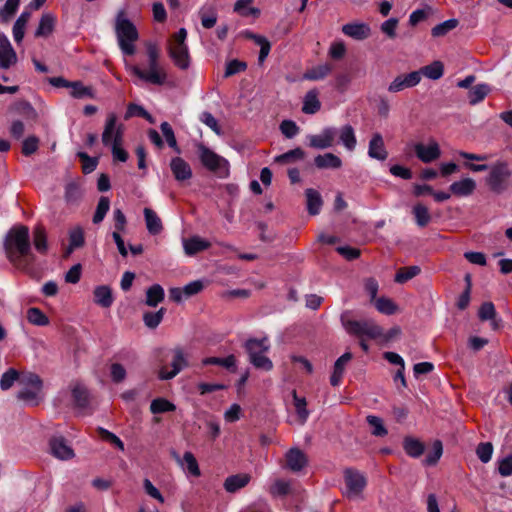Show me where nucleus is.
<instances>
[{"label":"nucleus","mask_w":512,"mask_h":512,"mask_svg":"<svg viewBox=\"0 0 512 512\" xmlns=\"http://www.w3.org/2000/svg\"><path fill=\"white\" fill-rule=\"evenodd\" d=\"M294 406L296 409V413L301 420V423L304 424L309 416V411L306 409V399L303 397H298L296 391L292 392Z\"/></svg>","instance_id":"53"},{"label":"nucleus","mask_w":512,"mask_h":512,"mask_svg":"<svg viewBox=\"0 0 512 512\" xmlns=\"http://www.w3.org/2000/svg\"><path fill=\"white\" fill-rule=\"evenodd\" d=\"M115 33L118 45L124 55H134L136 52L135 42L139 38L136 26L130 21L127 13L120 10L115 19Z\"/></svg>","instance_id":"3"},{"label":"nucleus","mask_w":512,"mask_h":512,"mask_svg":"<svg viewBox=\"0 0 512 512\" xmlns=\"http://www.w3.org/2000/svg\"><path fill=\"white\" fill-rule=\"evenodd\" d=\"M321 108V103L318 99L317 90L313 89L306 93L303 101L302 112L305 114H315Z\"/></svg>","instance_id":"29"},{"label":"nucleus","mask_w":512,"mask_h":512,"mask_svg":"<svg viewBox=\"0 0 512 512\" xmlns=\"http://www.w3.org/2000/svg\"><path fill=\"white\" fill-rule=\"evenodd\" d=\"M19 373L14 368H10L7 370L0 379V388L2 390H8L10 389L14 382L18 379Z\"/></svg>","instance_id":"63"},{"label":"nucleus","mask_w":512,"mask_h":512,"mask_svg":"<svg viewBox=\"0 0 512 512\" xmlns=\"http://www.w3.org/2000/svg\"><path fill=\"white\" fill-rule=\"evenodd\" d=\"M403 448H404L405 452L410 457H413V458L420 457L424 452L423 443L415 438H412V437H407L404 439Z\"/></svg>","instance_id":"38"},{"label":"nucleus","mask_w":512,"mask_h":512,"mask_svg":"<svg viewBox=\"0 0 512 512\" xmlns=\"http://www.w3.org/2000/svg\"><path fill=\"white\" fill-rule=\"evenodd\" d=\"M124 127L117 123L115 113L108 114L102 133V142L105 146H111L113 143H122Z\"/></svg>","instance_id":"11"},{"label":"nucleus","mask_w":512,"mask_h":512,"mask_svg":"<svg viewBox=\"0 0 512 512\" xmlns=\"http://www.w3.org/2000/svg\"><path fill=\"white\" fill-rule=\"evenodd\" d=\"M33 244L35 249L41 253L46 254L48 245H47V235L46 231L43 227L37 226L33 230Z\"/></svg>","instance_id":"39"},{"label":"nucleus","mask_w":512,"mask_h":512,"mask_svg":"<svg viewBox=\"0 0 512 512\" xmlns=\"http://www.w3.org/2000/svg\"><path fill=\"white\" fill-rule=\"evenodd\" d=\"M30 16L31 14L29 11H23L15 21L13 26V38L16 43H20L23 40L25 27L30 19Z\"/></svg>","instance_id":"32"},{"label":"nucleus","mask_w":512,"mask_h":512,"mask_svg":"<svg viewBox=\"0 0 512 512\" xmlns=\"http://www.w3.org/2000/svg\"><path fill=\"white\" fill-rule=\"evenodd\" d=\"M182 244L184 252L188 256H193L201 251L207 250L211 246L209 241L199 236L184 238Z\"/></svg>","instance_id":"21"},{"label":"nucleus","mask_w":512,"mask_h":512,"mask_svg":"<svg viewBox=\"0 0 512 512\" xmlns=\"http://www.w3.org/2000/svg\"><path fill=\"white\" fill-rule=\"evenodd\" d=\"M342 32L355 40H364L370 36L371 29L366 23L353 22L343 25Z\"/></svg>","instance_id":"18"},{"label":"nucleus","mask_w":512,"mask_h":512,"mask_svg":"<svg viewBox=\"0 0 512 512\" xmlns=\"http://www.w3.org/2000/svg\"><path fill=\"white\" fill-rule=\"evenodd\" d=\"M170 169L178 182L189 180L192 177V169L188 162L181 157H174L170 161Z\"/></svg>","instance_id":"17"},{"label":"nucleus","mask_w":512,"mask_h":512,"mask_svg":"<svg viewBox=\"0 0 512 512\" xmlns=\"http://www.w3.org/2000/svg\"><path fill=\"white\" fill-rule=\"evenodd\" d=\"M19 2H5V5L0 8V23L7 24L15 16L18 11Z\"/></svg>","instance_id":"52"},{"label":"nucleus","mask_w":512,"mask_h":512,"mask_svg":"<svg viewBox=\"0 0 512 512\" xmlns=\"http://www.w3.org/2000/svg\"><path fill=\"white\" fill-rule=\"evenodd\" d=\"M374 305L376 309L385 315H393L397 312L398 307L397 305L387 297H379L377 300H375Z\"/></svg>","instance_id":"44"},{"label":"nucleus","mask_w":512,"mask_h":512,"mask_svg":"<svg viewBox=\"0 0 512 512\" xmlns=\"http://www.w3.org/2000/svg\"><path fill=\"white\" fill-rule=\"evenodd\" d=\"M366 420H367V423L372 428L371 433L374 436L383 437V436H386L388 434V431L385 428V426L383 424V421H382V419L380 417L375 416V415H368Z\"/></svg>","instance_id":"50"},{"label":"nucleus","mask_w":512,"mask_h":512,"mask_svg":"<svg viewBox=\"0 0 512 512\" xmlns=\"http://www.w3.org/2000/svg\"><path fill=\"white\" fill-rule=\"evenodd\" d=\"M94 302L103 307V308H109L114 301L112 290L109 286L101 285L97 286L94 289Z\"/></svg>","instance_id":"28"},{"label":"nucleus","mask_w":512,"mask_h":512,"mask_svg":"<svg viewBox=\"0 0 512 512\" xmlns=\"http://www.w3.org/2000/svg\"><path fill=\"white\" fill-rule=\"evenodd\" d=\"M164 299V289L159 284H154L146 291V305L156 307Z\"/></svg>","instance_id":"33"},{"label":"nucleus","mask_w":512,"mask_h":512,"mask_svg":"<svg viewBox=\"0 0 512 512\" xmlns=\"http://www.w3.org/2000/svg\"><path fill=\"white\" fill-rule=\"evenodd\" d=\"M160 129L163 133V136L166 139L167 144L171 148H173L175 151L180 152L178 145H177L176 137H175V134H174V131H173L171 125L168 122H163L160 125Z\"/></svg>","instance_id":"58"},{"label":"nucleus","mask_w":512,"mask_h":512,"mask_svg":"<svg viewBox=\"0 0 512 512\" xmlns=\"http://www.w3.org/2000/svg\"><path fill=\"white\" fill-rule=\"evenodd\" d=\"M251 480V476L246 473L231 475L224 481V489L229 493H235L244 488Z\"/></svg>","instance_id":"25"},{"label":"nucleus","mask_w":512,"mask_h":512,"mask_svg":"<svg viewBox=\"0 0 512 512\" xmlns=\"http://www.w3.org/2000/svg\"><path fill=\"white\" fill-rule=\"evenodd\" d=\"M109 208H110L109 199L105 196L100 197L97 207H96V211L93 216V223L99 224L100 222H102L103 219L105 218L107 212L109 211Z\"/></svg>","instance_id":"56"},{"label":"nucleus","mask_w":512,"mask_h":512,"mask_svg":"<svg viewBox=\"0 0 512 512\" xmlns=\"http://www.w3.org/2000/svg\"><path fill=\"white\" fill-rule=\"evenodd\" d=\"M4 251L8 261L18 270L30 273L35 256L32 253L30 234L27 226L15 225L6 233Z\"/></svg>","instance_id":"1"},{"label":"nucleus","mask_w":512,"mask_h":512,"mask_svg":"<svg viewBox=\"0 0 512 512\" xmlns=\"http://www.w3.org/2000/svg\"><path fill=\"white\" fill-rule=\"evenodd\" d=\"M476 182L470 177L461 178L458 181H454L450 186L449 190L452 195L457 197H469L476 190Z\"/></svg>","instance_id":"16"},{"label":"nucleus","mask_w":512,"mask_h":512,"mask_svg":"<svg viewBox=\"0 0 512 512\" xmlns=\"http://www.w3.org/2000/svg\"><path fill=\"white\" fill-rule=\"evenodd\" d=\"M305 156V152L301 148L292 149L284 154H281L276 157V161L280 163H289L295 160L303 159Z\"/></svg>","instance_id":"61"},{"label":"nucleus","mask_w":512,"mask_h":512,"mask_svg":"<svg viewBox=\"0 0 512 512\" xmlns=\"http://www.w3.org/2000/svg\"><path fill=\"white\" fill-rule=\"evenodd\" d=\"M476 454L481 462L488 463L493 454V445L490 442H482L476 448Z\"/></svg>","instance_id":"62"},{"label":"nucleus","mask_w":512,"mask_h":512,"mask_svg":"<svg viewBox=\"0 0 512 512\" xmlns=\"http://www.w3.org/2000/svg\"><path fill=\"white\" fill-rule=\"evenodd\" d=\"M144 218L146 228L151 235H158L163 230V224L160 217L150 208H144Z\"/></svg>","instance_id":"26"},{"label":"nucleus","mask_w":512,"mask_h":512,"mask_svg":"<svg viewBox=\"0 0 512 512\" xmlns=\"http://www.w3.org/2000/svg\"><path fill=\"white\" fill-rule=\"evenodd\" d=\"M202 165L220 178L229 176V162L204 145L198 147Z\"/></svg>","instance_id":"7"},{"label":"nucleus","mask_w":512,"mask_h":512,"mask_svg":"<svg viewBox=\"0 0 512 512\" xmlns=\"http://www.w3.org/2000/svg\"><path fill=\"white\" fill-rule=\"evenodd\" d=\"M199 16L202 26L206 29L212 28L217 22L216 12L214 10H208L206 7L201 8Z\"/></svg>","instance_id":"57"},{"label":"nucleus","mask_w":512,"mask_h":512,"mask_svg":"<svg viewBox=\"0 0 512 512\" xmlns=\"http://www.w3.org/2000/svg\"><path fill=\"white\" fill-rule=\"evenodd\" d=\"M495 315H496L495 307H494L493 303H491V302L483 303L478 311V316H479L480 320H482V321L492 320L493 328L497 329L498 324L494 319Z\"/></svg>","instance_id":"47"},{"label":"nucleus","mask_w":512,"mask_h":512,"mask_svg":"<svg viewBox=\"0 0 512 512\" xmlns=\"http://www.w3.org/2000/svg\"><path fill=\"white\" fill-rule=\"evenodd\" d=\"M286 462L291 471L299 472L307 465V458L300 449L292 448L286 453Z\"/></svg>","instance_id":"22"},{"label":"nucleus","mask_w":512,"mask_h":512,"mask_svg":"<svg viewBox=\"0 0 512 512\" xmlns=\"http://www.w3.org/2000/svg\"><path fill=\"white\" fill-rule=\"evenodd\" d=\"M344 480L346 484L344 495L349 499L360 498L367 485L364 474L358 470L348 468L344 471Z\"/></svg>","instance_id":"10"},{"label":"nucleus","mask_w":512,"mask_h":512,"mask_svg":"<svg viewBox=\"0 0 512 512\" xmlns=\"http://www.w3.org/2000/svg\"><path fill=\"white\" fill-rule=\"evenodd\" d=\"M336 136H338L339 142L346 148V150L353 151L356 148L357 138L355 130L350 124L343 125L337 129Z\"/></svg>","instance_id":"23"},{"label":"nucleus","mask_w":512,"mask_h":512,"mask_svg":"<svg viewBox=\"0 0 512 512\" xmlns=\"http://www.w3.org/2000/svg\"><path fill=\"white\" fill-rule=\"evenodd\" d=\"M420 267L419 266H409V267H403L400 268L396 275H395V282L403 284L415 276H417L420 273Z\"/></svg>","instance_id":"45"},{"label":"nucleus","mask_w":512,"mask_h":512,"mask_svg":"<svg viewBox=\"0 0 512 512\" xmlns=\"http://www.w3.org/2000/svg\"><path fill=\"white\" fill-rule=\"evenodd\" d=\"M250 363L256 368L264 371H270L273 368L272 361L265 355L270 349L267 337L261 339L250 338L244 345Z\"/></svg>","instance_id":"4"},{"label":"nucleus","mask_w":512,"mask_h":512,"mask_svg":"<svg viewBox=\"0 0 512 512\" xmlns=\"http://www.w3.org/2000/svg\"><path fill=\"white\" fill-rule=\"evenodd\" d=\"M280 130L286 138H293L299 133V127L292 120H284L280 124Z\"/></svg>","instance_id":"64"},{"label":"nucleus","mask_w":512,"mask_h":512,"mask_svg":"<svg viewBox=\"0 0 512 512\" xmlns=\"http://www.w3.org/2000/svg\"><path fill=\"white\" fill-rule=\"evenodd\" d=\"M133 116H141L148 120L150 123H154L152 116L142 106L129 104L125 113V119H129Z\"/></svg>","instance_id":"59"},{"label":"nucleus","mask_w":512,"mask_h":512,"mask_svg":"<svg viewBox=\"0 0 512 512\" xmlns=\"http://www.w3.org/2000/svg\"><path fill=\"white\" fill-rule=\"evenodd\" d=\"M165 311H166L165 308H160L156 312L144 313V315H143L144 324L150 329H155L156 327H158V325L163 320Z\"/></svg>","instance_id":"49"},{"label":"nucleus","mask_w":512,"mask_h":512,"mask_svg":"<svg viewBox=\"0 0 512 512\" xmlns=\"http://www.w3.org/2000/svg\"><path fill=\"white\" fill-rule=\"evenodd\" d=\"M17 62V55L7 38L0 40V68L8 69Z\"/></svg>","instance_id":"19"},{"label":"nucleus","mask_w":512,"mask_h":512,"mask_svg":"<svg viewBox=\"0 0 512 512\" xmlns=\"http://www.w3.org/2000/svg\"><path fill=\"white\" fill-rule=\"evenodd\" d=\"M314 164L319 169H339L342 167V160L337 155L328 152L317 155Z\"/></svg>","instance_id":"24"},{"label":"nucleus","mask_w":512,"mask_h":512,"mask_svg":"<svg viewBox=\"0 0 512 512\" xmlns=\"http://www.w3.org/2000/svg\"><path fill=\"white\" fill-rule=\"evenodd\" d=\"M203 365H219L223 366L227 369L235 368L236 366V358L234 355H229L225 358L219 357H208L203 359Z\"/></svg>","instance_id":"51"},{"label":"nucleus","mask_w":512,"mask_h":512,"mask_svg":"<svg viewBox=\"0 0 512 512\" xmlns=\"http://www.w3.org/2000/svg\"><path fill=\"white\" fill-rule=\"evenodd\" d=\"M414 151L417 158L423 163H431L441 156L439 144L432 140L427 145L423 143H416Z\"/></svg>","instance_id":"13"},{"label":"nucleus","mask_w":512,"mask_h":512,"mask_svg":"<svg viewBox=\"0 0 512 512\" xmlns=\"http://www.w3.org/2000/svg\"><path fill=\"white\" fill-rule=\"evenodd\" d=\"M443 453V446L441 441L436 440L433 443L432 450L426 455L423 463L426 466H433L435 465Z\"/></svg>","instance_id":"54"},{"label":"nucleus","mask_w":512,"mask_h":512,"mask_svg":"<svg viewBox=\"0 0 512 512\" xmlns=\"http://www.w3.org/2000/svg\"><path fill=\"white\" fill-rule=\"evenodd\" d=\"M421 81V72H410L397 76L388 86V91L397 93L407 88L418 85Z\"/></svg>","instance_id":"14"},{"label":"nucleus","mask_w":512,"mask_h":512,"mask_svg":"<svg viewBox=\"0 0 512 512\" xmlns=\"http://www.w3.org/2000/svg\"><path fill=\"white\" fill-rule=\"evenodd\" d=\"M50 453L57 459L67 461L74 458V450L68 445L64 437H53L49 441Z\"/></svg>","instance_id":"15"},{"label":"nucleus","mask_w":512,"mask_h":512,"mask_svg":"<svg viewBox=\"0 0 512 512\" xmlns=\"http://www.w3.org/2000/svg\"><path fill=\"white\" fill-rule=\"evenodd\" d=\"M173 358L171 361V370L163 366L159 370L161 380H170L177 376L183 369L189 366V354L182 347H176L172 350Z\"/></svg>","instance_id":"9"},{"label":"nucleus","mask_w":512,"mask_h":512,"mask_svg":"<svg viewBox=\"0 0 512 512\" xmlns=\"http://www.w3.org/2000/svg\"><path fill=\"white\" fill-rule=\"evenodd\" d=\"M70 95L73 98L84 99V98H94V91L91 87L84 86L80 81L71 82L70 87Z\"/></svg>","instance_id":"40"},{"label":"nucleus","mask_w":512,"mask_h":512,"mask_svg":"<svg viewBox=\"0 0 512 512\" xmlns=\"http://www.w3.org/2000/svg\"><path fill=\"white\" fill-rule=\"evenodd\" d=\"M458 25L457 19H448L432 28V36L441 37L455 29Z\"/></svg>","instance_id":"55"},{"label":"nucleus","mask_w":512,"mask_h":512,"mask_svg":"<svg viewBox=\"0 0 512 512\" xmlns=\"http://www.w3.org/2000/svg\"><path fill=\"white\" fill-rule=\"evenodd\" d=\"M250 4L251 2H235L234 11L242 17L256 19L260 15V9Z\"/></svg>","instance_id":"42"},{"label":"nucleus","mask_w":512,"mask_h":512,"mask_svg":"<svg viewBox=\"0 0 512 512\" xmlns=\"http://www.w3.org/2000/svg\"><path fill=\"white\" fill-rule=\"evenodd\" d=\"M511 170L507 162L498 161L490 167L486 178L487 185L495 193H502L508 186Z\"/></svg>","instance_id":"8"},{"label":"nucleus","mask_w":512,"mask_h":512,"mask_svg":"<svg viewBox=\"0 0 512 512\" xmlns=\"http://www.w3.org/2000/svg\"><path fill=\"white\" fill-rule=\"evenodd\" d=\"M187 31L185 28H180L177 33H175L168 45V54L174 64L185 70L190 65V57L189 50L186 44Z\"/></svg>","instance_id":"5"},{"label":"nucleus","mask_w":512,"mask_h":512,"mask_svg":"<svg viewBox=\"0 0 512 512\" xmlns=\"http://www.w3.org/2000/svg\"><path fill=\"white\" fill-rule=\"evenodd\" d=\"M490 92V87L487 84H478L474 86L468 93L469 103L475 105L481 102Z\"/></svg>","instance_id":"43"},{"label":"nucleus","mask_w":512,"mask_h":512,"mask_svg":"<svg viewBox=\"0 0 512 512\" xmlns=\"http://www.w3.org/2000/svg\"><path fill=\"white\" fill-rule=\"evenodd\" d=\"M55 19L51 14H44L35 31L36 37H47L54 29Z\"/></svg>","instance_id":"37"},{"label":"nucleus","mask_w":512,"mask_h":512,"mask_svg":"<svg viewBox=\"0 0 512 512\" xmlns=\"http://www.w3.org/2000/svg\"><path fill=\"white\" fill-rule=\"evenodd\" d=\"M412 214L416 225L420 228L426 227L432 219L428 208L422 203H417L413 206Z\"/></svg>","instance_id":"31"},{"label":"nucleus","mask_w":512,"mask_h":512,"mask_svg":"<svg viewBox=\"0 0 512 512\" xmlns=\"http://www.w3.org/2000/svg\"><path fill=\"white\" fill-rule=\"evenodd\" d=\"M341 321L343 327L350 335L357 337L366 336L370 339H377L383 335L382 328L373 320H351L347 319L345 315H342Z\"/></svg>","instance_id":"6"},{"label":"nucleus","mask_w":512,"mask_h":512,"mask_svg":"<svg viewBox=\"0 0 512 512\" xmlns=\"http://www.w3.org/2000/svg\"><path fill=\"white\" fill-rule=\"evenodd\" d=\"M332 66L328 63L313 67L304 74V78L307 80H321L330 74Z\"/></svg>","instance_id":"41"},{"label":"nucleus","mask_w":512,"mask_h":512,"mask_svg":"<svg viewBox=\"0 0 512 512\" xmlns=\"http://www.w3.org/2000/svg\"><path fill=\"white\" fill-rule=\"evenodd\" d=\"M337 128L325 127L319 134H311L307 136L308 145L314 149L324 150L330 148L335 143Z\"/></svg>","instance_id":"12"},{"label":"nucleus","mask_w":512,"mask_h":512,"mask_svg":"<svg viewBox=\"0 0 512 512\" xmlns=\"http://www.w3.org/2000/svg\"><path fill=\"white\" fill-rule=\"evenodd\" d=\"M176 409V406L164 398H156L151 402L150 405V411L153 414H159V413H165L174 411Z\"/></svg>","instance_id":"48"},{"label":"nucleus","mask_w":512,"mask_h":512,"mask_svg":"<svg viewBox=\"0 0 512 512\" xmlns=\"http://www.w3.org/2000/svg\"><path fill=\"white\" fill-rule=\"evenodd\" d=\"M418 72H421V76H425L431 80H438L443 76L444 66L440 61H434L433 63L422 67Z\"/></svg>","instance_id":"35"},{"label":"nucleus","mask_w":512,"mask_h":512,"mask_svg":"<svg viewBox=\"0 0 512 512\" xmlns=\"http://www.w3.org/2000/svg\"><path fill=\"white\" fill-rule=\"evenodd\" d=\"M71 392L76 406L80 408L87 407L89 403V393L84 385L78 382L72 384Z\"/></svg>","instance_id":"30"},{"label":"nucleus","mask_w":512,"mask_h":512,"mask_svg":"<svg viewBox=\"0 0 512 512\" xmlns=\"http://www.w3.org/2000/svg\"><path fill=\"white\" fill-rule=\"evenodd\" d=\"M27 320L36 326H46L49 324L48 317L36 307H31L27 310Z\"/></svg>","instance_id":"46"},{"label":"nucleus","mask_w":512,"mask_h":512,"mask_svg":"<svg viewBox=\"0 0 512 512\" xmlns=\"http://www.w3.org/2000/svg\"><path fill=\"white\" fill-rule=\"evenodd\" d=\"M178 462L190 475L194 477L200 476L201 472L197 460L191 452H185L183 455V459L180 460L178 458Z\"/></svg>","instance_id":"36"},{"label":"nucleus","mask_w":512,"mask_h":512,"mask_svg":"<svg viewBox=\"0 0 512 512\" xmlns=\"http://www.w3.org/2000/svg\"><path fill=\"white\" fill-rule=\"evenodd\" d=\"M84 231L80 226L73 227L69 231V246L67 254H70L73 250L80 248L84 245Z\"/></svg>","instance_id":"34"},{"label":"nucleus","mask_w":512,"mask_h":512,"mask_svg":"<svg viewBox=\"0 0 512 512\" xmlns=\"http://www.w3.org/2000/svg\"><path fill=\"white\" fill-rule=\"evenodd\" d=\"M306 206L310 215H317L320 213L323 205V200L320 193L312 188H308L305 191Z\"/></svg>","instance_id":"27"},{"label":"nucleus","mask_w":512,"mask_h":512,"mask_svg":"<svg viewBox=\"0 0 512 512\" xmlns=\"http://www.w3.org/2000/svg\"><path fill=\"white\" fill-rule=\"evenodd\" d=\"M146 51L148 56V69L144 70L137 65L130 67L131 73L139 80L153 84L163 85L167 79V73L159 64L160 51L155 43L149 42L146 44Z\"/></svg>","instance_id":"2"},{"label":"nucleus","mask_w":512,"mask_h":512,"mask_svg":"<svg viewBox=\"0 0 512 512\" xmlns=\"http://www.w3.org/2000/svg\"><path fill=\"white\" fill-rule=\"evenodd\" d=\"M77 156L82 161V170L85 174L93 172L97 165H98V159L95 157H90L85 152H78Z\"/></svg>","instance_id":"60"},{"label":"nucleus","mask_w":512,"mask_h":512,"mask_svg":"<svg viewBox=\"0 0 512 512\" xmlns=\"http://www.w3.org/2000/svg\"><path fill=\"white\" fill-rule=\"evenodd\" d=\"M368 155L369 157L379 161H384L388 157V153L384 145V140L380 133L373 134L372 138L370 139Z\"/></svg>","instance_id":"20"}]
</instances>
